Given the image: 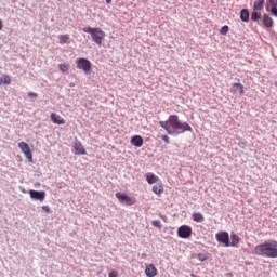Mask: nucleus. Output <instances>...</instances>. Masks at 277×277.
Masks as SVG:
<instances>
[{"mask_svg": "<svg viewBox=\"0 0 277 277\" xmlns=\"http://www.w3.org/2000/svg\"><path fill=\"white\" fill-rule=\"evenodd\" d=\"M145 176L148 185H155V183H161V180L155 173L149 172V173H146Z\"/></svg>", "mask_w": 277, "mask_h": 277, "instance_id": "ddd939ff", "label": "nucleus"}, {"mask_svg": "<svg viewBox=\"0 0 277 277\" xmlns=\"http://www.w3.org/2000/svg\"><path fill=\"white\" fill-rule=\"evenodd\" d=\"M151 226H154L155 228H158V230H161L163 228V224H161V221L159 220H154L151 222Z\"/></svg>", "mask_w": 277, "mask_h": 277, "instance_id": "a878e982", "label": "nucleus"}, {"mask_svg": "<svg viewBox=\"0 0 277 277\" xmlns=\"http://www.w3.org/2000/svg\"><path fill=\"white\" fill-rule=\"evenodd\" d=\"M277 6V0H266V11H269V8H275Z\"/></svg>", "mask_w": 277, "mask_h": 277, "instance_id": "393cba45", "label": "nucleus"}, {"mask_svg": "<svg viewBox=\"0 0 277 277\" xmlns=\"http://www.w3.org/2000/svg\"><path fill=\"white\" fill-rule=\"evenodd\" d=\"M239 241H241V238L237 236V234L232 233L230 234V240H229V247L232 248H239Z\"/></svg>", "mask_w": 277, "mask_h": 277, "instance_id": "dca6fc26", "label": "nucleus"}, {"mask_svg": "<svg viewBox=\"0 0 277 277\" xmlns=\"http://www.w3.org/2000/svg\"><path fill=\"white\" fill-rule=\"evenodd\" d=\"M18 148L25 155L26 159H28L30 163H34V154L31 153V148L29 147V144L25 142H19Z\"/></svg>", "mask_w": 277, "mask_h": 277, "instance_id": "0eeeda50", "label": "nucleus"}, {"mask_svg": "<svg viewBox=\"0 0 277 277\" xmlns=\"http://www.w3.org/2000/svg\"><path fill=\"white\" fill-rule=\"evenodd\" d=\"M151 192L157 196H161V194H163V184L161 183V181L153 186Z\"/></svg>", "mask_w": 277, "mask_h": 277, "instance_id": "a211bd4d", "label": "nucleus"}, {"mask_svg": "<svg viewBox=\"0 0 277 277\" xmlns=\"http://www.w3.org/2000/svg\"><path fill=\"white\" fill-rule=\"evenodd\" d=\"M12 83V78L10 75H4L2 78L0 77V85H10Z\"/></svg>", "mask_w": 277, "mask_h": 277, "instance_id": "412c9836", "label": "nucleus"}, {"mask_svg": "<svg viewBox=\"0 0 277 277\" xmlns=\"http://www.w3.org/2000/svg\"><path fill=\"white\" fill-rule=\"evenodd\" d=\"M142 259H146L148 255L146 253H142Z\"/></svg>", "mask_w": 277, "mask_h": 277, "instance_id": "a19ab883", "label": "nucleus"}, {"mask_svg": "<svg viewBox=\"0 0 277 277\" xmlns=\"http://www.w3.org/2000/svg\"><path fill=\"white\" fill-rule=\"evenodd\" d=\"M240 21H242V23H250V10H240Z\"/></svg>", "mask_w": 277, "mask_h": 277, "instance_id": "f3484780", "label": "nucleus"}, {"mask_svg": "<svg viewBox=\"0 0 277 277\" xmlns=\"http://www.w3.org/2000/svg\"><path fill=\"white\" fill-rule=\"evenodd\" d=\"M92 105H93L92 101H87L84 103L85 109H89L90 111H92Z\"/></svg>", "mask_w": 277, "mask_h": 277, "instance_id": "473e14b6", "label": "nucleus"}, {"mask_svg": "<svg viewBox=\"0 0 277 277\" xmlns=\"http://www.w3.org/2000/svg\"><path fill=\"white\" fill-rule=\"evenodd\" d=\"M28 96H34L35 98H37L38 93L29 92V93H28Z\"/></svg>", "mask_w": 277, "mask_h": 277, "instance_id": "e433bc0d", "label": "nucleus"}, {"mask_svg": "<svg viewBox=\"0 0 277 277\" xmlns=\"http://www.w3.org/2000/svg\"><path fill=\"white\" fill-rule=\"evenodd\" d=\"M28 194L31 200H38L39 202H44V198H47V193L44 190H28Z\"/></svg>", "mask_w": 277, "mask_h": 277, "instance_id": "1a4fd4ad", "label": "nucleus"}, {"mask_svg": "<svg viewBox=\"0 0 277 277\" xmlns=\"http://www.w3.org/2000/svg\"><path fill=\"white\" fill-rule=\"evenodd\" d=\"M159 127L164 129V131L168 133V135H181V133H194V128L189 126V123L182 122L181 119H179V115H170L167 121H159Z\"/></svg>", "mask_w": 277, "mask_h": 277, "instance_id": "f257e3e1", "label": "nucleus"}, {"mask_svg": "<svg viewBox=\"0 0 277 277\" xmlns=\"http://www.w3.org/2000/svg\"><path fill=\"white\" fill-rule=\"evenodd\" d=\"M229 29H230V27H228V25L221 27V29H220L221 36H226V34H228Z\"/></svg>", "mask_w": 277, "mask_h": 277, "instance_id": "c85d7f7f", "label": "nucleus"}, {"mask_svg": "<svg viewBox=\"0 0 277 277\" xmlns=\"http://www.w3.org/2000/svg\"><path fill=\"white\" fill-rule=\"evenodd\" d=\"M19 192H22V194H27V190L24 187H19Z\"/></svg>", "mask_w": 277, "mask_h": 277, "instance_id": "4c0bfd02", "label": "nucleus"}, {"mask_svg": "<svg viewBox=\"0 0 277 277\" xmlns=\"http://www.w3.org/2000/svg\"><path fill=\"white\" fill-rule=\"evenodd\" d=\"M161 140H163L164 143L170 144V137L168 136V134L162 135Z\"/></svg>", "mask_w": 277, "mask_h": 277, "instance_id": "c9c22d12", "label": "nucleus"}, {"mask_svg": "<svg viewBox=\"0 0 277 277\" xmlns=\"http://www.w3.org/2000/svg\"><path fill=\"white\" fill-rule=\"evenodd\" d=\"M215 239L219 243L225 246V248H230V234L226 230L216 233Z\"/></svg>", "mask_w": 277, "mask_h": 277, "instance_id": "423d86ee", "label": "nucleus"}, {"mask_svg": "<svg viewBox=\"0 0 277 277\" xmlns=\"http://www.w3.org/2000/svg\"><path fill=\"white\" fill-rule=\"evenodd\" d=\"M266 12H269L272 16H275L277 18V6H269L268 11Z\"/></svg>", "mask_w": 277, "mask_h": 277, "instance_id": "c756f323", "label": "nucleus"}, {"mask_svg": "<svg viewBox=\"0 0 277 277\" xmlns=\"http://www.w3.org/2000/svg\"><path fill=\"white\" fill-rule=\"evenodd\" d=\"M106 1V3H111V0H105Z\"/></svg>", "mask_w": 277, "mask_h": 277, "instance_id": "79ce46f5", "label": "nucleus"}, {"mask_svg": "<svg viewBox=\"0 0 277 277\" xmlns=\"http://www.w3.org/2000/svg\"><path fill=\"white\" fill-rule=\"evenodd\" d=\"M158 217H160V220H163V222H164L166 224H168V216H166V215L162 214V213H158Z\"/></svg>", "mask_w": 277, "mask_h": 277, "instance_id": "72a5a7b5", "label": "nucleus"}, {"mask_svg": "<svg viewBox=\"0 0 277 277\" xmlns=\"http://www.w3.org/2000/svg\"><path fill=\"white\" fill-rule=\"evenodd\" d=\"M130 144L136 148H142L144 146V137L142 135H134L131 137Z\"/></svg>", "mask_w": 277, "mask_h": 277, "instance_id": "9b49d317", "label": "nucleus"}, {"mask_svg": "<svg viewBox=\"0 0 277 277\" xmlns=\"http://www.w3.org/2000/svg\"><path fill=\"white\" fill-rule=\"evenodd\" d=\"M192 219L194 222H198V223L205 222V216L200 212L193 213Z\"/></svg>", "mask_w": 277, "mask_h": 277, "instance_id": "4be33fe9", "label": "nucleus"}, {"mask_svg": "<svg viewBox=\"0 0 277 277\" xmlns=\"http://www.w3.org/2000/svg\"><path fill=\"white\" fill-rule=\"evenodd\" d=\"M192 226L189 225H182L177 228V237H180V239H189V237H192Z\"/></svg>", "mask_w": 277, "mask_h": 277, "instance_id": "6e6552de", "label": "nucleus"}, {"mask_svg": "<svg viewBox=\"0 0 277 277\" xmlns=\"http://www.w3.org/2000/svg\"><path fill=\"white\" fill-rule=\"evenodd\" d=\"M197 259L198 261H201V262L209 261V254L199 253L197 254Z\"/></svg>", "mask_w": 277, "mask_h": 277, "instance_id": "cd10ccee", "label": "nucleus"}, {"mask_svg": "<svg viewBox=\"0 0 277 277\" xmlns=\"http://www.w3.org/2000/svg\"><path fill=\"white\" fill-rule=\"evenodd\" d=\"M145 274L147 277H155L157 276L158 272H157V267H155L154 264H149L145 267Z\"/></svg>", "mask_w": 277, "mask_h": 277, "instance_id": "4468645a", "label": "nucleus"}, {"mask_svg": "<svg viewBox=\"0 0 277 277\" xmlns=\"http://www.w3.org/2000/svg\"><path fill=\"white\" fill-rule=\"evenodd\" d=\"M108 277H118V271L113 269L109 272Z\"/></svg>", "mask_w": 277, "mask_h": 277, "instance_id": "f704fd0d", "label": "nucleus"}, {"mask_svg": "<svg viewBox=\"0 0 277 277\" xmlns=\"http://www.w3.org/2000/svg\"><path fill=\"white\" fill-rule=\"evenodd\" d=\"M3 29V21L0 19V31Z\"/></svg>", "mask_w": 277, "mask_h": 277, "instance_id": "58836bf2", "label": "nucleus"}, {"mask_svg": "<svg viewBox=\"0 0 277 277\" xmlns=\"http://www.w3.org/2000/svg\"><path fill=\"white\" fill-rule=\"evenodd\" d=\"M117 200H119V202H121V205H127V207H132V205H135L137 202V200L135 199V197H129V195H127V193H116L115 194Z\"/></svg>", "mask_w": 277, "mask_h": 277, "instance_id": "39448f33", "label": "nucleus"}, {"mask_svg": "<svg viewBox=\"0 0 277 277\" xmlns=\"http://www.w3.org/2000/svg\"><path fill=\"white\" fill-rule=\"evenodd\" d=\"M193 277H196V275L192 274Z\"/></svg>", "mask_w": 277, "mask_h": 277, "instance_id": "c03bdc74", "label": "nucleus"}, {"mask_svg": "<svg viewBox=\"0 0 277 277\" xmlns=\"http://www.w3.org/2000/svg\"><path fill=\"white\" fill-rule=\"evenodd\" d=\"M76 65L79 70H83L85 75H90V71L92 70V62H90V60L85 57L77 58Z\"/></svg>", "mask_w": 277, "mask_h": 277, "instance_id": "20e7f679", "label": "nucleus"}, {"mask_svg": "<svg viewBox=\"0 0 277 277\" xmlns=\"http://www.w3.org/2000/svg\"><path fill=\"white\" fill-rule=\"evenodd\" d=\"M264 5H265V0H255L253 3V10L254 11L263 10Z\"/></svg>", "mask_w": 277, "mask_h": 277, "instance_id": "aec40b11", "label": "nucleus"}, {"mask_svg": "<svg viewBox=\"0 0 277 277\" xmlns=\"http://www.w3.org/2000/svg\"><path fill=\"white\" fill-rule=\"evenodd\" d=\"M37 176H42V173H38Z\"/></svg>", "mask_w": 277, "mask_h": 277, "instance_id": "37998d69", "label": "nucleus"}, {"mask_svg": "<svg viewBox=\"0 0 277 277\" xmlns=\"http://www.w3.org/2000/svg\"><path fill=\"white\" fill-rule=\"evenodd\" d=\"M251 21L253 23H258V21H261V13H259L258 11H252L251 12Z\"/></svg>", "mask_w": 277, "mask_h": 277, "instance_id": "b1692460", "label": "nucleus"}, {"mask_svg": "<svg viewBox=\"0 0 277 277\" xmlns=\"http://www.w3.org/2000/svg\"><path fill=\"white\" fill-rule=\"evenodd\" d=\"M238 146L239 148H247L248 147V141L246 138H238Z\"/></svg>", "mask_w": 277, "mask_h": 277, "instance_id": "bb28decb", "label": "nucleus"}, {"mask_svg": "<svg viewBox=\"0 0 277 277\" xmlns=\"http://www.w3.org/2000/svg\"><path fill=\"white\" fill-rule=\"evenodd\" d=\"M82 31L84 34H90L93 42H95V44H103V40L105 39V31H103L101 28H92V27H84L82 28Z\"/></svg>", "mask_w": 277, "mask_h": 277, "instance_id": "7ed1b4c3", "label": "nucleus"}, {"mask_svg": "<svg viewBox=\"0 0 277 277\" xmlns=\"http://www.w3.org/2000/svg\"><path fill=\"white\" fill-rule=\"evenodd\" d=\"M233 90L234 92H238V94H243V84H241L240 82H235L233 84Z\"/></svg>", "mask_w": 277, "mask_h": 277, "instance_id": "5701e85b", "label": "nucleus"}, {"mask_svg": "<svg viewBox=\"0 0 277 277\" xmlns=\"http://www.w3.org/2000/svg\"><path fill=\"white\" fill-rule=\"evenodd\" d=\"M233 273H225V277H233Z\"/></svg>", "mask_w": 277, "mask_h": 277, "instance_id": "ea45409f", "label": "nucleus"}, {"mask_svg": "<svg viewBox=\"0 0 277 277\" xmlns=\"http://www.w3.org/2000/svg\"><path fill=\"white\" fill-rule=\"evenodd\" d=\"M262 18L263 25L264 27H266V29H272V27H274V19L272 18V16H269V14L264 13Z\"/></svg>", "mask_w": 277, "mask_h": 277, "instance_id": "f8f14e48", "label": "nucleus"}, {"mask_svg": "<svg viewBox=\"0 0 277 277\" xmlns=\"http://www.w3.org/2000/svg\"><path fill=\"white\" fill-rule=\"evenodd\" d=\"M58 69L61 70V72H68V65L60 64Z\"/></svg>", "mask_w": 277, "mask_h": 277, "instance_id": "7c9ffc66", "label": "nucleus"}, {"mask_svg": "<svg viewBox=\"0 0 277 277\" xmlns=\"http://www.w3.org/2000/svg\"><path fill=\"white\" fill-rule=\"evenodd\" d=\"M71 153H74V155H87L88 151H85V148L83 147V145L81 144V141H77L71 149Z\"/></svg>", "mask_w": 277, "mask_h": 277, "instance_id": "9d476101", "label": "nucleus"}, {"mask_svg": "<svg viewBox=\"0 0 277 277\" xmlns=\"http://www.w3.org/2000/svg\"><path fill=\"white\" fill-rule=\"evenodd\" d=\"M276 245L273 241H265L264 243L258 245L253 249V254L256 256H267V259H277Z\"/></svg>", "mask_w": 277, "mask_h": 277, "instance_id": "f03ea898", "label": "nucleus"}, {"mask_svg": "<svg viewBox=\"0 0 277 277\" xmlns=\"http://www.w3.org/2000/svg\"><path fill=\"white\" fill-rule=\"evenodd\" d=\"M58 42L60 44H70V35H60Z\"/></svg>", "mask_w": 277, "mask_h": 277, "instance_id": "6ab92c4d", "label": "nucleus"}, {"mask_svg": "<svg viewBox=\"0 0 277 277\" xmlns=\"http://www.w3.org/2000/svg\"><path fill=\"white\" fill-rule=\"evenodd\" d=\"M41 209H42V211H44V213H48V214L53 213V211L51 210V208L49 206H42Z\"/></svg>", "mask_w": 277, "mask_h": 277, "instance_id": "2f4dec72", "label": "nucleus"}, {"mask_svg": "<svg viewBox=\"0 0 277 277\" xmlns=\"http://www.w3.org/2000/svg\"><path fill=\"white\" fill-rule=\"evenodd\" d=\"M50 118L54 124H66V120H64V118H62V116H60L55 113H52L50 115Z\"/></svg>", "mask_w": 277, "mask_h": 277, "instance_id": "2eb2a0df", "label": "nucleus"}]
</instances>
